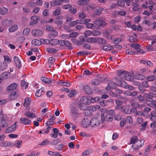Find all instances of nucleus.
Here are the masks:
<instances>
[{
	"instance_id": "1",
	"label": "nucleus",
	"mask_w": 156,
	"mask_h": 156,
	"mask_svg": "<svg viewBox=\"0 0 156 156\" xmlns=\"http://www.w3.org/2000/svg\"><path fill=\"white\" fill-rule=\"evenodd\" d=\"M9 119L5 115H0V127H6L9 125Z\"/></svg>"
},
{
	"instance_id": "2",
	"label": "nucleus",
	"mask_w": 156,
	"mask_h": 156,
	"mask_svg": "<svg viewBox=\"0 0 156 156\" xmlns=\"http://www.w3.org/2000/svg\"><path fill=\"white\" fill-rule=\"evenodd\" d=\"M4 62H0V68H6L8 64L11 62V59L9 56L5 55L3 56Z\"/></svg>"
},
{
	"instance_id": "3",
	"label": "nucleus",
	"mask_w": 156,
	"mask_h": 156,
	"mask_svg": "<svg viewBox=\"0 0 156 156\" xmlns=\"http://www.w3.org/2000/svg\"><path fill=\"white\" fill-rule=\"evenodd\" d=\"M115 112L113 110H111L108 111L105 115V121L107 122H111L113 119V116L114 115Z\"/></svg>"
},
{
	"instance_id": "4",
	"label": "nucleus",
	"mask_w": 156,
	"mask_h": 156,
	"mask_svg": "<svg viewBox=\"0 0 156 156\" xmlns=\"http://www.w3.org/2000/svg\"><path fill=\"white\" fill-rule=\"evenodd\" d=\"M91 98H92V97L90 96H83L81 98L80 101L81 103H83L85 105L90 104L91 103Z\"/></svg>"
},
{
	"instance_id": "5",
	"label": "nucleus",
	"mask_w": 156,
	"mask_h": 156,
	"mask_svg": "<svg viewBox=\"0 0 156 156\" xmlns=\"http://www.w3.org/2000/svg\"><path fill=\"white\" fill-rule=\"evenodd\" d=\"M17 126L16 122L14 124L7 127L5 130V132L7 133L13 132L16 130Z\"/></svg>"
},
{
	"instance_id": "6",
	"label": "nucleus",
	"mask_w": 156,
	"mask_h": 156,
	"mask_svg": "<svg viewBox=\"0 0 156 156\" xmlns=\"http://www.w3.org/2000/svg\"><path fill=\"white\" fill-rule=\"evenodd\" d=\"M99 120L96 118H92L90 121V125L92 127H96L100 124Z\"/></svg>"
},
{
	"instance_id": "7",
	"label": "nucleus",
	"mask_w": 156,
	"mask_h": 156,
	"mask_svg": "<svg viewBox=\"0 0 156 156\" xmlns=\"http://www.w3.org/2000/svg\"><path fill=\"white\" fill-rule=\"evenodd\" d=\"M70 113L73 115H77L78 113V110L77 108L73 106H70L69 107Z\"/></svg>"
},
{
	"instance_id": "8",
	"label": "nucleus",
	"mask_w": 156,
	"mask_h": 156,
	"mask_svg": "<svg viewBox=\"0 0 156 156\" xmlns=\"http://www.w3.org/2000/svg\"><path fill=\"white\" fill-rule=\"evenodd\" d=\"M20 123L24 125L29 124L31 122V121L29 119L25 117H22L20 119Z\"/></svg>"
},
{
	"instance_id": "9",
	"label": "nucleus",
	"mask_w": 156,
	"mask_h": 156,
	"mask_svg": "<svg viewBox=\"0 0 156 156\" xmlns=\"http://www.w3.org/2000/svg\"><path fill=\"white\" fill-rule=\"evenodd\" d=\"M14 62L17 67L20 68L22 67V64L19 58L17 56H15L13 58Z\"/></svg>"
},
{
	"instance_id": "10",
	"label": "nucleus",
	"mask_w": 156,
	"mask_h": 156,
	"mask_svg": "<svg viewBox=\"0 0 156 156\" xmlns=\"http://www.w3.org/2000/svg\"><path fill=\"white\" fill-rule=\"evenodd\" d=\"M31 33L33 35L36 37H40L43 34L42 31L40 30H34L32 31Z\"/></svg>"
},
{
	"instance_id": "11",
	"label": "nucleus",
	"mask_w": 156,
	"mask_h": 156,
	"mask_svg": "<svg viewBox=\"0 0 156 156\" xmlns=\"http://www.w3.org/2000/svg\"><path fill=\"white\" fill-rule=\"evenodd\" d=\"M18 86V84L16 83H13L11 84L7 87V90L9 91H12L16 89Z\"/></svg>"
},
{
	"instance_id": "12",
	"label": "nucleus",
	"mask_w": 156,
	"mask_h": 156,
	"mask_svg": "<svg viewBox=\"0 0 156 156\" xmlns=\"http://www.w3.org/2000/svg\"><path fill=\"white\" fill-rule=\"evenodd\" d=\"M108 86L106 87V89L107 90L111 88H115L116 87L115 83L112 81L109 80L108 81Z\"/></svg>"
},
{
	"instance_id": "13",
	"label": "nucleus",
	"mask_w": 156,
	"mask_h": 156,
	"mask_svg": "<svg viewBox=\"0 0 156 156\" xmlns=\"http://www.w3.org/2000/svg\"><path fill=\"white\" fill-rule=\"evenodd\" d=\"M90 121L87 118H84L82 120L81 124L83 127H87L90 124Z\"/></svg>"
},
{
	"instance_id": "14",
	"label": "nucleus",
	"mask_w": 156,
	"mask_h": 156,
	"mask_svg": "<svg viewBox=\"0 0 156 156\" xmlns=\"http://www.w3.org/2000/svg\"><path fill=\"white\" fill-rule=\"evenodd\" d=\"M123 77H124V78L125 80H127L131 81H132L133 80V79L131 75L126 71Z\"/></svg>"
},
{
	"instance_id": "15",
	"label": "nucleus",
	"mask_w": 156,
	"mask_h": 156,
	"mask_svg": "<svg viewBox=\"0 0 156 156\" xmlns=\"http://www.w3.org/2000/svg\"><path fill=\"white\" fill-rule=\"evenodd\" d=\"M83 21L81 20H77L75 21H74L70 22L69 23V25L73 27L75 26L78 24H82Z\"/></svg>"
},
{
	"instance_id": "16",
	"label": "nucleus",
	"mask_w": 156,
	"mask_h": 156,
	"mask_svg": "<svg viewBox=\"0 0 156 156\" xmlns=\"http://www.w3.org/2000/svg\"><path fill=\"white\" fill-rule=\"evenodd\" d=\"M133 78L136 80H143L145 79V77L143 75L138 74L134 75Z\"/></svg>"
},
{
	"instance_id": "17",
	"label": "nucleus",
	"mask_w": 156,
	"mask_h": 156,
	"mask_svg": "<svg viewBox=\"0 0 156 156\" xmlns=\"http://www.w3.org/2000/svg\"><path fill=\"white\" fill-rule=\"evenodd\" d=\"M98 39L97 38L90 37L87 38L86 41L89 43H95L98 42Z\"/></svg>"
},
{
	"instance_id": "18",
	"label": "nucleus",
	"mask_w": 156,
	"mask_h": 156,
	"mask_svg": "<svg viewBox=\"0 0 156 156\" xmlns=\"http://www.w3.org/2000/svg\"><path fill=\"white\" fill-rule=\"evenodd\" d=\"M17 96L16 92L14 91L9 95V98L11 100H14L17 98Z\"/></svg>"
},
{
	"instance_id": "19",
	"label": "nucleus",
	"mask_w": 156,
	"mask_h": 156,
	"mask_svg": "<svg viewBox=\"0 0 156 156\" xmlns=\"http://www.w3.org/2000/svg\"><path fill=\"white\" fill-rule=\"evenodd\" d=\"M84 89L85 93L88 94H90L92 92V90L90 87L87 85L84 86Z\"/></svg>"
},
{
	"instance_id": "20",
	"label": "nucleus",
	"mask_w": 156,
	"mask_h": 156,
	"mask_svg": "<svg viewBox=\"0 0 156 156\" xmlns=\"http://www.w3.org/2000/svg\"><path fill=\"white\" fill-rule=\"evenodd\" d=\"M55 61V58L52 57H50L48 59V67L49 68H54V66H53V65L52 64Z\"/></svg>"
},
{
	"instance_id": "21",
	"label": "nucleus",
	"mask_w": 156,
	"mask_h": 156,
	"mask_svg": "<svg viewBox=\"0 0 156 156\" xmlns=\"http://www.w3.org/2000/svg\"><path fill=\"white\" fill-rule=\"evenodd\" d=\"M2 23L3 25L5 26H9L13 24V21L10 20L9 21L8 20H5L2 21Z\"/></svg>"
},
{
	"instance_id": "22",
	"label": "nucleus",
	"mask_w": 156,
	"mask_h": 156,
	"mask_svg": "<svg viewBox=\"0 0 156 156\" xmlns=\"http://www.w3.org/2000/svg\"><path fill=\"white\" fill-rule=\"evenodd\" d=\"M24 115L27 117L28 118H35L36 116L33 113L29 111L27 112H26L24 113Z\"/></svg>"
},
{
	"instance_id": "23",
	"label": "nucleus",
	"mask_w": 156,
	"mask_h": 156,
	"mask_svg": "<svg viewBox=\"0 0 156 156\" xmlns=\"http://www.w3.org/2000/svg\"><path fill=\"white\" fill-rule=\"evenodd\" d=\"M140 62L147 66V67H152L153 65V63L150 61L146 60H142Z\"/></svg>"
},
{
	"instance_id": "24",
	"label": "nucleus",
	"mask_w": 156,
	"mask_h": 156,
	"mask_svg": "<svg viewBox=\"0 0 156 156\" xmlns=\"http://www.w3.org/2000/svg\"><path fill=\"white\" fill-rule=\"evenodd\" d=\"M104 8L102 7H99L98 9H94V12L96 15H100L104 10Z\"/></svg>"
},
{
	"instance_id": "25",
	"label": "nucleus",
	"mask_w": 156,
	"mask_h": 156,
	"mask_svg": "<svg viewBox=\"0 0 156 156\" xmlns=\"http://www.w3.org/2000/svg\"><path fill=\"white\" fill-rule=\"evenodd\" d=\"M41 80L42 82L45 83V84H50L51 83V81L46 77H41Z\"/></svg>"
},
{
	"instance_id": "26",
	"label": "nucleus",
	"mask_w": 156,
	"mask_h": 156,
	"mask_svg": "<svg viewBox=\"0 0 156 156\" xmlns=\"http://www.w3.org/2000/svg\"><path fill=\"white\" fill-rule=\"evenodd\" d=\"M100 106L99 105H96L94 106H90L89 107L90 110L94 112L96 111L97 109L98 110L100 108Z\"/></svg>"
},
{
	"instance_id": "27",
	"label": "nucleus",
	"mask_w": 156,
	"mask_h": 156,
	"mask_svg": "<svg viewBox=\"0 0 156 156\" xmlns=\"http://www.w3.org/2000/svg\"><path fill=\"white\" fill-rule=\"evenodd\" d=\"M13 143L11 142H8L6 141H2L0 143V146L2 147H6L8 146L13 144Z\"/></svg>"
},
{
	"instance_id": "28",
	"label": "nucleus",
	"mask_w": 156,
	"mask_h": 156,
	"mask_svg": "<svg viewBox=\"0 0 156 156\" xmlns=\"http://www.w3.org/2000/svg\"><path fill=\"white\" fill-rule=\"evenodd\" d=\"M44 94L43 89H41L38 90L35 93V96L37 97H39L43 95Z\"/></svg>"
},
{
	"instance_id": "29",
	"label": "nucleus",
	"mask_w": 156,
	"mask_h": 156,
	"mask_svg": "<svg viewBox=\"0 0 156 156\" xmlns=\"http://www.w3.org/2000/svg\"><path fill=\"white\" fill-rule=\"evenodd\" d=\"M31 100L29 98H26L24 101V103H23V105L24 106H28L31 103Z\"/></svg>"
},
{
	"instance_id": "30",
	"label": "nucleus",
	"mask_w": 156,
	"mask_h": 156,
	"mask_svg": "<svg viewBox=\"0 0 156 156\" xmlns=\"http://www.w3.org/2000/svg\"><path fill=\"white\" fill-rule=\"evenodd\" d=\"M8 12L7 8L5 7H2L1 8L0 10V14L4 15L6 14Z\"/></svg>"
},
{
	"instance_id": "31",
	"label": "nucleus",
	"mask_w": 156,
	"mask_h": 156,
	"mask_svg": "<svg viewBox=\"0 0 156 156\" xmlns=\"http://www.w3.org/2000/svg\"><path fill=\"white\" fill-rule=\"evenodd\" d=\"M129 105L125 106L123 109V112L124 113L126 114H129L131 113L132 109L129 110Z\"/></svg>"
},
{
	"instance_id": "32",
	"label": "nucleus",
	"mask_w": 156,
	"mask_h": 156,
	"mask_svg": "<svg viewBox=\"0 0 156 156\" xmlns=\"http://www.w3.org/2000/svg\"><path fill=\"white\" fill-rule=\"evenodd\" d=\"M31 43L33 44L36 46H39L41 44V41L37 39L33 40Z\"/></svg>"
},
{
	"instance_id": "33",
	"label": "nucleus",
	"mask_w": 156,
	"mask_h": 156,
	"mask_svg": "<svg viewBox=\"0 0 156 156\" xmlns=\"http://www.w3.org/2000/svg\"><path fill=\"white\" fill-rule=\"evenodd\" d=\"M18 28V26L16 25H15L10 27L9 31L11 32H13L16 31Z\"/></svg>"
},
{
	"instance_id": "34",
	"label": "nucleus",
	"mask_w": 156,
	"mask_h": 156,
	"mask_svg": "<svg viewBox=\"0 0 156 156\" xmlns=\"http://www.w3.org/2000/svg\"><path fill=\"white\" fill-rule=\"evenodd\" d=\"M57 51L55 48H49L46 49V51L50 53L55 54Z\"/></svg>"
},
{
	"instance_id": "35",
	"label": "nucleus",
	"mask_w": 156,
	"mask_h": 156,
	"mask_svg": "<svg viewBox=\"0 0 156 156\" xmlns=\"http://www.w3.org/2000/svg\"><path fill=\"white\" fill-rule=\"evenodd\" d=\"M102 81V80H99V79H95L91 83L93 85L97 86Z\"/></svg>"
},
{
	"instance_id": "36",
	"label": "nucleus",
	"mask_w": 156,
	"mask_h": 156,
	"mask_svg": "<svg viewBox=\"0 0 156 156\" xmlns=\"http://www.w3.org/2000/svg\"><path fill=\"white\" fill-rule=\"evenodd\" d=\"M138 139V137L136 136H132L130 139V144H131L135 143L137 140Z\"/></svg>"
},
{
	"instance_id": "37",
	"label": "nucleus",
	"mask_w": 156,
	"mask_h": 156,
	"mask_svg": "<svg viewBox=\"0 0 156 156\" xmlns=\"http://www.w3.org/2000/svg\"><path fill=\"white\" fill-rule=\"evenodd\" d=\"M61 11V9L60 7H58L56 10L53 12V15L54 16H58L60 14Z\"/></svg>"
},
{
	"instance_id": "38",
	"label": "nucleus",
	"mask_w": 156,
	"mask_h": 156,
	"mask_svg": "<svg viewBox=\"0 0 156 156\" xmlns=\"http://www.w3.org/2000/svg\"><path fill=\"white\" fill-rule=\"evenodd\" d=\"M22 141L21 140H16L14 144V145L17 148H20L22 145Z\"/></svg>"
},
{
	"instance_id": "39",
	"label": "nucleus",
	"mask_w": 156,
	"mask_h": 156,
	"mask_svg": "<svg viewBox=\"0 0 156 156\" xmlns=\"http://www.w3.org/2000/svg\"><path fill=\"white\" fill-rule=\"evenodd\" d=\"M148 106L149 107L156 108V101H154L151 103H149L147 104Z\"/></svg>"
},
{
	"instance_id": "40",
	"label": "nucleus",
	"mask_w": 156,
	"mask_h": 156,
	"mask_svg": "<svg viewBox=\"0 0 156 156\" xmlns=\"http://www.w3.org/2000/svg\"><path fill=\"white\" fill-rule=\"evenodd\" d=\"M97 39H98V41L100 44H104L106 43V41L104 39L100 37L97 38Z\"/></svg>"
},
{
	"instance_id": "41",
	"label": "nucleus",
	"mask_w": 156,
	"mask_h": 156,
	"mask_svg": "<svg viewBox=\"0 0 156 156\" xmlns=\"http://www.w3.org/2000/svg\"><path fill=\"white\" fill-rule=\"evenodd\" d=\"M156 78V77L154 75L148 76L146 78L147 80L148 81H152L154 80Z\"/></svg>"
},
{
	"instance_id": "42",
	"label": "nucleus",
	"mask_w": 156,
	"mask_h": 156,
	"mask_svg": "<svg viewBox=\"0 0 156 156\" xmlns=\"http://www.w3.org/2000/svg\"><path fill=\"white\" fill-rule=\"evenodd\" d=\"M78 107L80 110H84L87 109L85 105L81 103L78 105Z\"/></svg>"
},
{
	"instance_id": "43",
	"label": "nucleus",
	"mask_w": 156,
	"mask_h": 156,
	"mask_svg": "<svg viewBox=\"0 0 156 156\" xmlns=\"http://www.w3.org/2000/svg\"><path fill=\"white\" fill-rule=\"evenodd\" d=\"M89 0H81L78 2V4L81 5H84L87 4Z\"/></svg>"
},
{
	"instance_id": "44",
	"label": "nucleus",
	"mask_w": 156,
	"mask_h": 156,
	"mask_svg": "<svg viewBox=\"0 0 156 156\" xmlns=\"http://www.w3.org/2000/svg\"><path fill=\"white\" fill-rule=\"evenodd\" d=\"M92 150L91 149H88L86 150L82 154V155L84 156L90 154L92 152Z\"/></svg>"
},
{
	"instance_id": "45",
	"label": "nucleus",
	"mask_w": 156,
	"mask_h": 156,
	"mask_svg": "<svg viewBox=\"0 0 156 156\" xmlns=\"http://www.w3.org/2000/svg\"><path fill=\"white\" fill-rule=\"evenodd\" d=\"M78 35V33L77 32H73L69 34V38H75Z\"/></svg>"
},
{
	"instance_id": "46",
	"label": "nucleus",
	"mask_w": 156,
	"mask_h": 156,
	"mask_svg": "<svg viewBox=\"0 0 156 156\" xmlns=\"http://www.w3.org/2000/svg\"><path fill=\"white\" fill-rule=\"evenodd\" d=\"M58 40L56 39H51L50 40V44L52 45H55L57 44Z\"/></svg>"
},
{
	"instance_id": "47",
	"label": "nucleus",
	"mask_w": 156,
	"mask_h": 156,
	"mask_svg": "<svg viewBox=\"0 0 156 156\" xmlns=\"http://www.w3.org/2000/svg\"><path fill=\"white\" fill-rule=\"evenodd\" d=\"M117 5L121 7H124L125 5V2L123 0H119L117 2Z\"/></svg>"
},
{
	"instance_id": "48",
	"label": "nucleus",
	"mask_w": 156,
	"mask_h": 156,
	"mask_svg": "<svg viewBox=\"0 0 156 156\" xmlns=\"http://www.w3.org/2000/svg\"><path fill=\"white\" fill-rule=\"evenodd\" d=\"M22 9L23 11L26 13H29L31 12L30 9L28 8L27 6H23Z\"/></svg>"
},
{
	"instance_id": "49",
	"label": "nucleus",
	"mask_w": 156,
	"mask_h": 156,
	"mask_svg": "<svg viewBox=\"0 0 156 156\" xmlns=\"http://www.w3.org/2000/svg\"><path fill=\"white\" fill-rule=\"evenodd\" d=\"M112 47L109 45L103 46L102 47V49L105 51H109L113 49Z\"/></svg>"
},
{
	"instance_id": "50",
	"label": "nucleus",
	"mask_w": 156,
	"mask_h": 156,
	"mask_svg": "<svg viewBox=\"0 0 156 156\" xmlns=\"http://www.w3.org/2000/svg\"><path fill=\"white\" fill-rule=\"evenodd\" d=\"M90 54L89 52H85L84 51H80L78 52L77 53V55H89Z\"/></svg>"
},
{
	"instance_id": "51",
	"label": "nucleus",
	"mask_w": 156,
	"mask_h": 156,
	"mask_svg": "<svg viewBox=\"0 0 156 156\" xmlns=\"http://www.w3.org/2000/svg\"><path fill=\"white\" fill-rule=\"evenodd\" d=\"M126 72V71L124 70H118L117 72V74L119 76H120L121 77H123L125 73Z\"/></svg>"
},
{
	"instance_id": "52",
	"label": "nucleus",
	"mask_w": 156,
	"mask_h": 156,
	"mask_svg": "<svg viewBox=\"0 0 156 156\" xmlns=\"http://www.w3.org/2000/svg\"><path fill=\"white\" fill-rule=\"evenodd\" d=\"M64 45L68 47L69 49H72V47L71 46V44L68 41H64Z\"/></svg>"
},
{
	"instance_id": "53",
	"label": "nucleus",
	"mask_w": 156,
	"mask_h": 156,
	"mask_svg": "<svg viewBox=\"0 0 156 156\" xmlns=\"http://www.w3.org/2000/svg\"><path fill=\"white\" fill-rule=\"evenodd\" d=\"M101 99V98L100 97H96L94 98L92 97V98H91V103H94L96 101H98L100 100Z\"/></svg>"
},
{
	"instance_id": "54",
	"label": "nucleus",
	"mask_w": 156,
	"mask_h": 156,
	"mask_svg": "<svg viewBox=\"0 0 156 156\" xmlns=\"http://www.w3.org/2000/svg\"><path fill=\"white\" fill-rule=\"evenodd\" d=\"M79 16L80 18L84 19L86 17V15L83 12H82L79 13Z\"/></svg>"
},
{
	"instance_id": "55",
	"label": "nucleus",
	"mask_w": 156,
	"mask_h": 156,
	"mask_svg": "<svg viewBox=\"0 0 156 156\" xmlns=\"http://www.w3.org/2000/svg\"><path fill=\"white\" fill-rule=\"evenodd\" d=\"M94 23L95 24L98 26H101L103 24V21L101 20H95Z\"/></svg>"
},
{
	"instance_id": "56",
	"label": "nucleus",
	"mask_w": 156,
	"mask_h": 156,
	"mask_svg": "<svg viewBox=\"0 0 156 156\" xmlns=\"http://www.w3.org/2000/svg\"><path fill=\"white\" fill-rule=\"evenodd\" d=\"M126 52L127 54L130 55H135L136 52L134 51L133 50L128 49L126 50Z\"/></svg>"
},
{
	"instance_id": "57",
	"label": "nucleus",
	"mask_w": 156,
	"mask_h": 156,
	"mask_svg": "<svg viewBox=\"0 0 156 156\" xmlns=\"http://www.w3.org/2000/svg\"><path fill=\"white\" fill-rule=\"evenodd\" d=\"M84 110L85 111L83 112V114L85 115L88 116H90L91 115V113L90 112L89 109H86Z\"/></svg>"
},
{
	"instance_id": "58",
	"label": "nucleus",
	"mask_w": 156,
	"mask_h": 156,
	"mask_svg": "<svg viewBox=\"0 0 156 156\" xmlns=\"http://www.w3.org/2000/svg\"><path fill=\"white\" fill-rule=\"evenodd\" d=\"M68 11L70 13L74 14L76 12V9L75 8L72 7L71 5V7L68 10Z\"/></svg>"
},
{
	"instance_id": "59",
	"label": "nucleus",
	"mask_w": 156,
	"mask_h": 156,
	"mask_svg": "<svg viewBox=\"0 0 156 156\" xmlns=\"http://www.w3.org/2000/svg\"><path fill=\"white\" fill-rule=\"evenodd\" d=\"M49 143V141L47 140H44L41 142L39 145H46L48 144Z\"/></svg>"
},
{
	"instance_id": "60",
	"label": "nucleus",
	"mask_w": 156,
	"mask_h": 156,
	"mask_svg": "<svg viewBox=\"0 0 156 156\" xmlns=\"http://www.w3.org/2000/svg\"><path fill=\"white\" fill-rule=\"evenodd\" d=\"M144 140L142 139L137 141V144L138 145V146H139L140 147L144 145Z\"/></svg>"
},
{
	"instance_id": "61",
	"label": "nucleus",
	"mask_w": 156,
	"mask_h": 156,
	"mask_svg": "<svg viewBox=\"0 0 156 156\" xmlns=\"http://www.w3.org/2000/svg\"><path fill=\"white\" fill-rule=\"evenodd\" d=\"M30 29L27 28L24 29L23 32V34L25 35H28L30 32Z\"/></svg>"
},
{
	"instance_id": "62",
	"label": "nucleus",
	"mask_w": 156,
	"mask_h": 156,
	"mask_svg": "<svg viewBox=\"0 0 156 156\" xmlns=\"http://www.w3.org/2000/svg\"><path fill=\"white\" fill-rule=\"evenodd\" d=\"M9 73L7 72H5L2 73L0 75L1 77L5 78L9 74Z\"/></svg>"
},
{
	"instance_id": "63",
	"label": "nucleus",
	"mask_w": 156,
	"mask_h": 156,
	"mask_svg": "<svg viewBox=\"0 0 156 156\" xmlns=\"http://www.w3.org/2000/svg\"><path fill=\"white\" fill-rule=\"evenodd\" d=\"M126 122L130 124L133 122V119L131 116H127L126 120Z\"/></svg>"
},
{
	"instance_id": "64",
	"label": "nucleus",
	"mask_w": 156,
	"mask_h": 156,
	"mask_svg": "<svg viewBox=\"0 0 156 156\" xmlns=\"http://www.w3.org/2000/svg\"><path fill=\"white\" fill-rule=\"evenodd\" d=\"M128 85L124 81H122L121 82L120 86L122 87L125 88H127Z\"/></svg>"
}]
</instances>
